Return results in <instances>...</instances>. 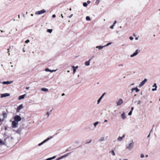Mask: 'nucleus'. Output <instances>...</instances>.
I'll list each match as a JSON object with an SVG mask.
<instances>
[{
    "label": "nucleus",
    "instance_id": "nucleus-1",
    "mask_svg": "<svg viewBox=\"0 0 160 160\" xmlns=\"http://www.w3.org/2000/svg\"><path fill=\"white\" fill-rule=\"evenodd\" d=\"M134 142L132 140H131L130 142L126 145V149L128 150L131 151L134 147Z\"/></svg>",
    "mask_w": 160,
    "mask_h": 160
},
{
    "label": "nucleus",
    "instance_id": "nucleus-2",
    "mask_svg": "<svg viewBox=\"0 0 160 160\" xmlns=\"http://www.w3.org/2000/svg\"><path fill=\"white\" fill-rule=\"evenodd\" d=\"M51 110H50V111H48L44 115V118H43L44 119V120L48 119L49 116L50 115L51 113Z\"/></svg>",
    "mask_w": 160,
    "mask_h": 160
},
{
    "label": "nucleus",
    "instance_id": "nucleus-3",
    "mask_svg": "<svg viewBox=\"0 0 160 160\" xmlns=\"http://www.w3.org/2000/svg\"><path fill=\"white\" fill-rule=\"evenodd\" d=\"M46 12V10H45L44 9H42L40 11L36 12L35 13V14L36 15H40L42 14L45 13Z\"/></svg>",
    "mask_w": 160,
    "mask_h": 160
},
{
    "label": "nucleus",
    "instance_id": "nucleus-4",
    "mask_svg": "<svg viewBox=\"0 0 160 160\" xmlns=\"http://www.w3.org/2000/svg\"><path fill=\"white\" fill-rule=\"evenodd\" d=\"M140 52V50H138V49H137L135 52H134L133 54L131 55L130 56V57L132 58L133 57H134L135 56H136L137 55L138 53H139V52Z\"/></svg>",
    "mask_w": 160,
    "mask_h": 160
},
{
    "label": "nucleus",
    "instance_id": "nucleus-5",
    "mask_svg": "<svg viewBox=\"0 0 160 160\" xmlns=\"http://www.w3.org/2000/svg\"><path fill=\"white\" fill-rule=\"evenodd\" d=\"M8 137L7 138H5L4 139V141L0 139V145L2 146V145H6V140Z\"/></svg>",
    "mask_w": 160,
    "mask_h": 160
},
{
    "label": "nucleus",
    "instance_id": "nucleus-6",
    "mask_svg": "<svg viewBox=\"0 0 160 160\" xmlns=\"http://www.w3.org/2000/svg\"><path fill=\"white\" fill-rule=\"evenodd\" d=\"M12 128H15L18 127V122L15 121H14L12 122Z\"/></svg>",
    "mask_w": 160,
    "mask_h": 160
},
{
    "label": "nucleus",
    "instance_id": "nucleus-7",
    "mask_svg": "<svg viewBox=\"0 0 160 160\" xmlns=\"http://www.w3.org/2000/svg\"><path fill=\"white\" fill-rule=\"evenodd\" d=\"M14 121L18 122L21 120V118L19 116L16 115L14 118Z\"/></svg>",
    "mask_w": 160,
    "mask_h": 160
},
{
    "label": "nucleus",
    "instance_id": "nucleus-8",
    "mask_svg": "<svg viewBox=\"0 0 160 160\" xmlns=\"http://www.w3.org/2000/svg\"><path fill=\"white\" fill-rule=\"evenodd\" d=\"M147 81V79L145 78L143 81H142L139 85V87L141 88L142 86Z\"/></svg>",
    "mask_w": 160,
    "mask_h": 160
},
{
    "label": "nucleus",
    "instance_id": "nucleus-9",
    "mask_svg": "<svg viewBox=\"0 0 160 160\" xmlns=\"http://www.w3.org/2000/svg\"><path fill=\"white\" fill-rule=\"evenodd\" d=\"M123 102V101L122 99H119L116 102L117 106L121 105Z\"/></svg>",
    "mask_w": 160,
    "mask_h": 160
},
{
    "label": "nucleus",
    "instance_id": "nucleus-10",
    "mask_svg": "<svg viewBox=\"0 0 160 160\" xmlns=\"http://www.w3.org/2000/svg\"><path fill=\"white\" fill-rule=\"evenodd\" d=\"M10 95V94L9 93H5L2 94H1V97L3 98L7 96H9Z\"/></svg>",
    "mask_w": 160,
    "mask_h": 160
},
{
    "label": "nucleus",
    "instance_id": "nucleus-11",
    "mask_svg": "<svg viewBox=\"0 0 160 160\" xmlns=\"http://www.w3.org/2000/svg\"><path fill=\"white\" fill-rule=\"evenodd\" d=\"M105 94H106L105 93H104L99 98V99L97 101V104H98L100 103L101 99H102V98L104 96V95H105Z\"/></svg>",
    "mask_w": 160,
    "mask_h": 160
},
{
    "label": "nucleus",
    "instance_id": "nucleus-12",
    "mask_svg": "<svg viewBox=\"0 0 160 160\" xmlns=\"http://www.w3.org/2000/svg\"><path fill=\"white\" fill-rule=\"evenodd\" d=\"M23 108V106L22 104L20 105L18 107L17 109V112H19L21 109Z\"/></svg>",
    "mask_w": 160,
    "mask_h": 160
},
{
    "label": "nucleus",
    "instance_id": "nucleus-13",
    "mask_svg": "<svg viewBox=\"0 0 160 160\" xmlns=\"http://www.w3.org/2000/svg\"><path fill=\"white\" fill-rule=\"evenodd\" d=\"M152 87L153 88H152V91H154L157 90V84L156 83H154L153 85H152Z\"/></svg>",
    "mask_w": 160,
    "mask_h": 160
},
{
    "label": "nucleus",
    "instance_id": "nucleus-14",
    "mask_svg": "<svg viewBox=\"0 0 160 160\" xmlns=\"http://www.w3.org/2000/svg\"><path fill=\"white\" fill-rule=\"evenodd\" d=\"M13 82V81H7L3 82L2 83L4 84H8L12 83Z\"/></svg>",
    "mask_w": 160,
    "mask_h": 160
},
{
    "label": "nucleus",
    "instance_id": "nucleus-15",
    "mask_svg": "<svg viewBox=\"0 0 160 160\" xmlns=\"http://www.w3.org/2000/svg\"><path fill=\"white\" fill-rule=\"evenodd\" d=\"M56 70H51L50 69H49L48 68H46L45 69V71H46V72H56Z\"/></svg>",
    "mask_w": 160,
    "mask_h": 160
},
{
    "label": "nucleus",
    "instance_id": "nucleus-16",
    "mask_svg": "<svg viewBox=\"0 0 160 160\" xmlns=\"http://www.w3.org/2000/svg\"><path fill=\"white\" fill-rule=\"evenodd\" d=\"M121 118L122 119L124 120L126 118V116L124 112H123L121 114Z\"/></svg>",
    "mask_w": 160,
    "mask_h": 160
},
{
    "label": "nucleus",
    "instance_id": "nucleus-17",
    "mask_svg": "<svg viewBox=\"0 0 160 160\" xmlns=\"http://www.w3.org/2000/svg\"><path fill=\"white\" fill-rule=\"evenodd\" d=\"M125 137V135H123L122 137H119L118 138V141H121L122 140V139L124 138Z\"/></svg>",
    "mask_w": 160,
    "mask_h": 160
},
{
    "label": "nucleus",
    "instance_id": "nucleus-18",
    "mask_svg": "<svg viewBox=\"0 0 160 160\" xmlns=\"http://www.w3.org/2000/svg\"><path fill=\"white\" fill-rule=\"evenodd\" d=\"M72 68H73V73H74L76 71V69L78 68V66H76V67H74V66H72Z\"/></svg>",
    "mask_w": 160,
    "mask_h": 160
},
{
    "label": "nucleus",
    "instance_id": "nucleus-19",
    "mask_svg": "<svg viewBox=\"0 0 160 160\" xmlns=\"http://www.w3.org/2000/svg\"><path fill=\"white\" fill-rule=\"evenodd\" d=\"M52 138V137H51L49 138H47L45 140H44L43 142H42L43 144L44 143L46 142L47 141L50 140V139H51Z\"/></svg>",
    "mask_w": 160,
    "mask_h": 160
},
{
    "label": "nucleus",
    "instance_id": "nucleus-20",
    "mask_svg": "<svg viewBox=\"0 0 160 160\" xmlns=\"http://www.w3.org/2000/svg\"><path fill=\"white\" fill-rule=\"evenodd\" d=\"M52 138V137H51L49 138H47L45 140H44L43 142H42L43 144L44 143L46 142L47 141L50 140V139H51Z\"/></svg>",
    "mask_w": 160,
    "mask_h": 160
},
{
    "label": "nucleus",
    "instance_id": "nucleus-21",
    "mask_svg": "<svg viewBox=\"0 0 160 160\" xmlns=\"http://www.w3.org/2000/svg\"><path fill=\"white\" fill-rule=\"evenodd\" d=\"M26 95V94H24L22 95H20V96L18 97V99L19 100H21L23 99L24 98V97Z\"/></svg>",
    "mask_w": 160,
    "mask_h": 160
},
{
    "label": "nucleus",
    "instance_id": "nucleus-22",
    "mask_svg": "<svg viewBox=\"0 0 160 160\" xmlns=\"http://www.w3.org/2000/svg\"><path fill=\"white\" fill-rule=\"evenodd\" d=\"M104 46H97L96 47V48H98L99 50H100L103 48L104 47Z\"/></svg>",
    "mask_w": 160,
    "mask_h": 160
},
{
    "label": "nucleus",
    "instance_id": "nucleus-23",
    "mask_svg": "<svg viewBox=\"0 0 160 160\" xmlns=\"http://www.w3.org/2000/svg\"><path fill=\"white\" fill-rule=\"evenodd\" d=\"M90 60H89L88 61H86L85 62V64L87 66H88L90 65Z\"/></svg>",
    "mask_w": 160,
    "mask_h": 160
},
{
    "label": "nucleus",
    "instance_id": "nucleus-24",
    "mask_svg": "<svg viewBox=\"0 0 160 160\" xmlns=\"http://www.w3.org/2000/svg\"><path fill=\"white\" fill-rule=\"evenodd\" d=\"M41 90L44 92H47L48 91V89L45 88H42L41 89Z\"/></svg>",
    "mask_w": 160,
    "mask_h": 160
},
{
    "label": "nucleus",
    "instance_id": "nucleus-25",
    "mask_svg": "<svg viewBox=\"0 0 160 160\" xmlns=\"http://www.w3.org/2000/svg\"><path fill=\"white\" fill-rule=\"evenodd\" d=\"M70 153H67L66 154H65L63 156H62V158L68 156L69 155V154Z\"/></svg>",
    "mask_w": 160,
    "mask_h": 160
},
{
    "label": "nucleus",
    "instance_id": "nucleus-26",
    "mask_svg": "<svg viewBox=\"0 0 160 160\" xmlns=\"http://www.w3.org/2000/svg\"><path fill=\"white\" fill-rule=\"evenodd\" d=\"M109 153H111L112 155L113 156H114L115 155V154L113 150H112L111 152H110Z\"/></svg>",
    "mask_w": 160,
    "mask_h": 160
},
{
    "label": "nucleus",
    "instance_id": "nucleus-27",
    "mask_svg": "<svg viewBox=\"0 0 160 160\" xmlns=\"http://www.w3.org/2000/svg\"><path fill=\"white\" fill-rule=\"evenodd\" d=\"M3 118H4L7 117V114L6 113L4 112L3 113Z\"/></svg>",
    "mask_w": 160,
    "mask_h": 160
},
{
    "label": "nucleus",
    "instance_id": "nucleus-28",
    "mask_svg": "<svg viewBox=\"0 0 160 160\" xmlns=\"http://www.w3.org/2000/svg\"><path fill=\"white\" fill-rule=\"evenodd\" d=\"M141 101L140 100H138V101H135L134 102V103H137L138 104H140Z\"/></svg>",
    "mask_w": 160,
    "mask_h": 160
},
{
    "label": "nucleus",
    "instance_id": "nucleus-29",
    "mask_svg": "<svg viewBox=\"0 0 160 160\" xmlns=\"http://www.w3.org/2000/svg\"><path fill=\"white\" fill-rule=\"evenodd\" d=\"M52 29H48L47 32L50 33H51L52 32Z\"/></svg>",
    "mask_w": 160,
    "mask_h": 160
},
{
    "label": "nucleus",
    "instance_id": "nucleus-30",
    "mask_svg": "<svg viewBox=\"0 0 160 160\" xmlns=\"http://www.w3.org/2000/svg\"><path fill=\"white\" fill-rule=\"evenodd\" d=\"M98 123H99V122H98V121L95 122L93 124L94 126L95 127H96V125H97L98 124Z\"/></svg>",
    "mask_w": 160,
    "mask_h": 160
},
{
    "label": "nucleus",
    "instance_id": "nucleus-31",
    "mask_svg": "<svg viewBox=\"0 0 160 160\" xmlns=\"http://www.w3.org/2000/svg\"><path fill=\"white\" fill-rule=\"evenodd\" d=\"M83 5L84 7H87V6L88 4H87V3L84 2V3H83Z\"/></svg>",
    "mask_w": 160,
    "mask_h": 160
},
{
    "label": "nucleus",
    "instance_id": "nucleus-32",
    "mask_svg": "<svg viewBox=\"0 0 160 160\" xmlns=\"http://www.w3.org/2000/svg\"><path fill=\"white\" fill-rule=\"evenodd\" d=\"M86 19L87 21H89L90 20V18L89 16H87L86 18Z\"/></svg>",
    "mask_w": 160,
    "mask_h": 160
},
{
    "label": "nucleus",
    "instance_id": "nucleus-33",
    "mask_svg": "<svg viewBox=\"0 0 160 160\" xmlns=\"http://www.w3.org/2000/svg\"><path fill=\"white\" fill-rule=\"evenodd\" d=\"M8 137H9L8 138H9V137L8 136L6 133H5L4 134V139L5 138H7Z\"/></svg>",
    "mask_w": 160,
    "mask_h": 160
},
{
    "label": "nucleus",
    "instance_id": "nucleus-34",
    "mask_svg": "<svg viewBox=\"0 0 160 160\" xmlns=\"http://www.w3.org/2000/svg\"><path fill=\"white\" fill-rule=\"evenodd\" d=\"M100 1V0H96V1L95 2V3L97 4H98Z\"/></svg>",
    "mask_w": 160,
    "mask_h": 160
},
{
    "label": "nucleus",
    "instance_id": "nucleus-35",
    "mask_svg": "<svg viewBox=\"0 0 160 160\" xmlns=\"http://www.w3.org/2000/svg\"><path fill=\"white\" fill-rule=\"evenodd\" d=\"M104 138L103 137H102V138H101L99 140V141H104Z\"/></svg>",
    "mask_w": 160,
    "mask_h": 160
},
{
    "label": "nucleus",
    "instance_id": "nucleus-36",
    "mask_svg": "<svg viewBox=\"0 0 160 160\" xmlns=\"http://www.w3.org/2000/svg\"><path fill=\"white\" fill-rule=\"evenodd\" d=\"M135 90L136 91V92H138L140 91V90L138 89L137 88H135Z\"/></svg>",
    "mask_w": 160,
    "mask_h": 160
},
{
    "label": "nucleus",
    "instance_id": "nucleus-37",
    "mask_svg": "<svg viewBox=\"0 0 160 160\" xmlns=\"http://www.w3.org/2000/svg\"><path fill=\"white\" fill-rule=\"evenodd\" d=\"M111 43H112V42H109V43H107L106 45H105L104 47H105L108 46L110 45L111 44Z\"/></svg>",
    "mask_w": 160,
    "mask_h": 160
},
{
    "label": "nucleus",
    "instance_id": "nucleus-38",
    "mask_svg": "<svg viewBox=\"0 0 160 160\" xmlns=\"http://www.w3.org/2000/svg\"><path fill=\"white\" fill-rule=\"evenodd\" d=\"M92 140L91 139L89 140V141L86 142V144H89L91 142Z\"/></svg>",
    "mask_w": 160,
    "mask_h": 160
},
{
    "label": "nucleus",
    "instance_id": "nucleus-39",
    "mask_svg": "<svg viewBox=\"0 0 160 160\" xmlns=\"http://www.w3.org/2000/svg\"><path fill=\"white\" fill-rule=\"evenodd\" d=\"M144 157V156L143 154H141V155H140L141 158H143Z\"/></svg>",
    "mask_w": 160,
    "mask_h": 160
},
{
    "label": "nucleus",
    "instance_id": "nucleus-40",
    "mask_svg": "<svg viewBox=\"0 0 160 160\" xmlns=\"http://www.w3.org/2000/svg\"><path fill=\"white\" fill-rule=\"evenodd\" d=\"M132 111H130L128 113V115H129V116H130V115H132Z\"/></svg>",
    "mask_w": 160,
    "mask_h": 160
},
{
    "label": "nucleus",
    "instance_id": "nucleus-41",
    "mask_svg": "<svg viewBox=\"0 0 160 160\" xmlns=\"http://www.w3.org/2000/svg\"><path fill=\"white\" fill-rule=\"evenodd\" d=\"M115 25H114V24H112V25L110 27V28L112 29H113V27Z\"/></svg>",
    "mask_w": 160,
    "mask_h": 160
},
{
    "label": "nucleus",
    "instance_id": "nucleus-42",
    "mask_svg": "<svg viewBox=\"0 0 160 160\" xmlns=\"http://www.w3.org/2000/svg\"><path fill=\"white\" fill-rule=\"evenodd\" d=\"M135 88H132L131 89V93H132V92H133V91L135 90Z\"/></svg>",
    "mask_w": 160,
    "mask_h": 160
},
{
    "label": "nucleus",
    "instance_id": "nucleus-43",
    "mask_svg": "<svg viewBox=\"0 0 160 160\" xmlns=\"http://www.w3.org/2000/svg\"><path fill=\"white\" fill-rule=\"evenodd\" d=\"M43 144V143L42 142H41V143H40L38 144V146H40L42 145Z\"/></svg>",
    "mask_w": 160,
    "mask_h": 160
},
{
    "label": "nucleus",
    "instance_id": "nucleus-44",
    "mask_svg": "<svg viewBox=\"0 0 160 160\" xmlns=\"http://www.w3.org/2000/svg\"><path fill=\"white\" fill-rule=\"evenodd\" d=\"M62 159V157H61L59 158L56 159V160H60Z\"/></svg>",
    "mask_w": 160,
    "mask_h": 160
},
{
    "label": "nucleus",
    "instance_id": "nucleus-45",
    "mask_svg": "<svg viewBox=\"0 0 160 160\" xmlns=\"http://www.w3.org/2000/svg\"><path fill=\"white\" fill-rule=\"evenodd\" d=\"M129 39L130 40H132L133 39V38L131 36L129 37Z\"/></svg>",
    "mask_w": 160,
    "mask_h": 160
},
{
    "label": "nucleus",
    "instance_id": "nucleus-46",
    "mask_svg": "<svg viewBox=\"0 0 160 160\" xmlns=\"http://www.w3.org/2000/svg\"><path fill=\"white\" fill-rule=\"evenodd\" d=\"M29 42L30 41L28 39H27L25 41V42L26 43H28V42Z\"/></svg>",
    "mask_w": 160,
    "mask_h": 160
},
{
    "label": "nucleus",
    "instance_id": "nucleus-47",
    "mask_svg": "<svg viewBox=\"0 0 160 160\" xmlns=\"http://www.w3.org/2000/svg\"><path fill=\"white\" fill-rule=\"evenodd\" d=\"M52 160V158H49L46 159L45 160Z\"/></svg>",
    "mask_w": 160,
    "mask_h": 160
},
{
    "label": "nucleus",
    "instance_id": "nucleus-48",
    "mask_svg": "<svg viewBox=\"0 0 160 160\" xmlns=\"http://www.w3.org/2000/svg\"><path fill=\"white\" fill-rule=\"evenodd\" d=\"M94 56H92L90 58V59L89 60H90V61L93 58H94Z\"/></svg>",
    "mask_w": 160,
    "mask_h": 160
},
{
    "label": "nucleus",
    "instance_id": "nucleus-49",
    "mask_svg": "<svg viewBox=\"0 0 160 160\" xmlns=\"http://www.w3.org/2000/svg\"><path fill=\"white\" fill-rule=\"evenodd\" d=\"M55 158H56V156H54L52 157H51L52 160Z\"/></svg>",
    "mask_w": 160,
    "mask_h": 160
},
{
    "label": "nucleus",
    "instance_id": "nucleus-50",
    "mask_svg": "<svg viewBox=\"0 0 160 160\" xmlns=\"http://www.w3.org/2000/svg\"><path fill=\"white\" fill-rule=\"evenodd\" d=\"M52 17L53 18H55L56 17V15L55 14H53L52 15Z\"/></svg>",
    "mask_w": 160,
    "mask_h": 160
},
{
    "label": "nucleus",
    "instance_id": "nucleus-51",
    "mask_svg": "<svg viewBox=\"0 0 160 160\" xmlns=\"http://www.w3.org/2000/svg\"><path fill=\"white\" fill-rule=\"evenodd\" d=\"M72 16H73V14H72L71 15H70V16H69L68 17V18H71Z\"/></svg>",
    "mask_w": 160,
    "mask_h": 160
},
{
    "label": "nucleus",
    "instance_id": "nucleus-52",
    "mask_svg": "<svg viewBox=\"0 0 160 160\" xmlns=\"http://www.w3.org/2000/svg\"><path fill=\"white\" fill-rule=\"evenodd\" d=\"M117 23V21H115L113 23V24H114V25H115V24Z\"/></svg>",
    "mask_w": 160,
    "mask_h": 160
},
{
    "label": "nucleus",
    "instance_id": "nucleus-53",
    "mask_svg": "<svg viewBox=\"0 0 160 160\" xmlns=\"http://www.w3.org/2000/svg\"><path fill=\"white\" fill-rule=\"evenodd\" d=\"M133 109H134V108L133 107H132L131 108V111H133Z\"/></svg>",
    "mask_w": 160,
    "mask_h": 160
},
{
    "label": "nucleus",
    "instance_id": "nucleus-54",
    "mask_svg": "<svg viewBox=\"0 0 160 160\" xmlns=\"http://www.w3.org/2000/svg\"><path fill=\"white\" fill-rule=\"evenodd\" d=\"M90 3V1H87V4H89Z\"/></svg>",
    "mask_w": 160,
    "mask_h": 160
},
{
    "label": "nucleus",
    "instance_id": "nucleus-55",
    "mask_svg": "<svg viewBox=\"0 0 160 160\" xmlns=\"http://www.w3.org/2000/svg\"><path fill=\"white\" fill-rule=\"evenodd\" d=\"M118 66L122 67V66H123V64H119V65H118Z\"/></svg>",
    "mask_w": 160,
    "mask_h": 160
},
{
    "label": "nucleus",
    "instance_id": "nucleus-56",
    "mask_svg": "<svg viewBox=\"0 0 160 160\" xmlns=\"http://www.w3.org/2000/svg\"><path fill=\"white\" fill-rule=\"evenodd\" d=\"M150 133H149V134H148V138H149L150 137Z\"/></svg>",
    "mask_w": 160,
    "mask_h": 160
},
{
    "label": "nucleus",
    "instance_id": "nucleus-57",
    "mask_svg": "<svg viewBox=\"0 0 160 160\" xmlns=\"http://www.w3.org/2000/svg\"><path fill=\"white\" fill-rule=\"evenodd\" d=\"M138 37H136L135 38V40H138Z\"/></svg>",
    "mask_w": 160,
    "mask_h": 160
},
{
    "label": "nucleus",
    "instance_id": "nucleus-58",
    "mask_svg": "<svg viewBox=\"0 0 160 160\" xmlns=\"http://www.w3.org/2000/svg\"><path fill=\"white\" fill-rule=\"evenodd\" d=\"M107 121H108V120H105L104 121V122H107Z\"/></svg>",
    "mask_w": 160,
    "mask_h": 160
},
{
    "label": "nucleus",
    "instance_id": "nucleus-59",
    "mask_svg": "<svg viewBox=\"0 0 160 160\" xmlns=\"http://www.w3.org/2000/svg\"><path fill=\"white\" fill-rule=\"evenodd\" d=\"M29 88V87H27L26 88L27 89H28Z\"/></svg>",
    "mask_w": 160,
    "mask_h": 160
},
{
    "label": "nucleus",
    "instance_id": "nucleus-60",
    "mask_svg": "<svg viewBox=\"0 0 160 160\" xmlns=\"http://www.w3.org/2000/svg\"><path fill=\"white\" fill-rule=\"evenodd\" d=\"M64 95H65V94H64V93H62V96H64Z\"/></svg>",
    "mask_w": 160,
    "mask_h": 160
},
{
    "label": "nucleus",
    "instance_id": "nucleus-61",
    "mask_svg": "<svg viewBox=\"0 0 160 160\" xmlns=\"http://www.w3.org/2000/svg\"><path fill=\"white\" fill-rule=\"evenodd\" d=\"M152 129L151 131H150V132H149V133H151V132L152 131Z\"/></svg>",
    "mask_w": 160,
    "mask_h": 160
},
{
    "label": "nucleus",
    "instance_id": "nucleus-62",
    "mask_svg": "<svg viewBox=\"0 0 160 160\" xmlns=\"http://www.w3.org/2000/svg\"><path fill=\"white\" fill-rule=\"evenodd\" d=\"M61 16L62 18H63V15H62V14H61Z\"/></svg>",
    "mask_w": 160,
    "mask_h": 160
},
{
    "label": "nucleus",
    "instance_id": "nucleus-63",
    "mask_svg": "<svg viewBox=\"0 0 160 160\" xmlns=\"http://www.w3.org/2000/svg\"><path fill=\"white\" fill-rule=\"evenodd\" d=\"M148 157V155H146V156H145V157H146V158H147V157Z\"/></svg>",
    "mask_w": 160,
    "mask_h": 160
},
{
    "label": "nucleus",
    "instance_id": "nucleus-64",
    "mask_svg": "<svg viewBox=\"0 0 160 160\" xmlns=\"http://www.w3.org/2000/svg\"><path fill=\"white\" fill-rule=\"evenodd\" d=\"M133 36H134V37H135L136 36V35L135 34H133Z\"/></svg>",
    "mask_w": 160,
    "mask_h": 160
}]
</instances>
